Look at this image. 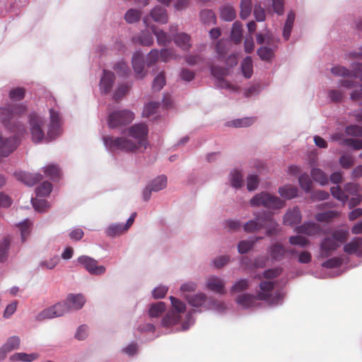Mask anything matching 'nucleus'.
<instances>
[{
	"mask_svg": "<svg viewBox=\"0 0 362 362\" xmlns=\"http://www.w3.org/2000/svg\"><path fill=\"white\" fill-rule=\"evenodd\" d=\"M160 103L158 102H150L146 104L144 108L143 115L149 117L156 112L157 109L158 108Z\"/></svg>",
	"mask_w": 362,
	"mask_h": 362,
	"instance_id": "obj_57",
	"label": "nucleus"
},
{
	"mask_svg": "<svg viewBox=\"0 0 362 362\" xmlns=\"http://www.w3.org/2000/svg\"><path fill=\"white\" fill-rule=\"evenodd\" d=\"M134 119V114L129 110H116L108 116V126L111 129L127 125Z\"/></svg>",
	"mask_w": 362,
	"mask_h": 362,
	"instance_id": "obj_8",
	"label": "nucleus"
},
{
	"mask_svg": "<svg viewBox=\"0 0 362 362\" xmlns=\"http://www.w3.org/2000/svg\"><path fill=\"white\" fill-rule=\"evenodd\" d=\"M257 54L264 61H269L274 56V50L268 47H261L257 49Z\"/></svg>",
	"mask_w": 362,
	"mask_h": 362,
	"instance_id": "obj_54",
	"label": "nucleus"
},
{
	"mask_svg": "<svg viewBox=\"0 0 362 362\" xmlns=\"http://www.w3.org/2000/svg\"><path fill=\"white\" fill-rule=\"evenodd\" d=\"M346 134L354 136H362V127L352 124L347 126L345 129Z\"/></svg>",
	"mask_w": 362,
	"mask_h": 362,
	"instance_id": "obj_64",
	"label": "nucleus"
},
{
	"mask_svg": "<svg viewBox=\"0 0 362 362\" xmlns=\"http://www.w3.org/2000/svg\"><path fill=\"white\" fill-rule=\"evenodd\" d=\"M78 262L82 265L87 272L93 275H101L106 271L104 266L98 265L97 260L86 255L79 257L78 258Z\"/></svg>",
	"mask_w": 362,
	"mask_h": 362,
	"instance_id": "obj_11",
	"label": "nucleus"
},
{
	"mask_svg": "<svg viewBox=\"0 0 362 362\" xmlns=\"http://www.w3.org/2000/svg\"><path fill=\"white\" fill-rule=\"evenodd\" d=\"M340 215V211L331 210L316 214L315 219L318 222L329 223L334 219L339 218Z\"/></svg>",
	"mask_w": 362,
	"mask_h": 362,
	"instance_id": "obj_24",
	"label": "nucleus"
},
{
	"mask_svg": "<svg viewBox=\"0 0 362 362\" xmlns=\"http://www.w3.org/2000/svg\"><path fill=\"white\" fill-rule=\"evenodd\" d=\"M132 66L134 70L136 77L143 78L145 76L144 56L141 52H136L132 57Z\"/></svg>",
	"mask_w": 362,
	"mask_h": 362,
	"instance_id": "obj_16",
	"label": "nucleus"
},
{
	"mask_svg": "<svg viewBox=\"0 0 362 362\" xmlns=\"http://www.w3.org/2000/svg\"><path fill=\"white\" fill-rule=\"evenodd\" d=\"M62 134L61 117L58 111L49 110V123L47 130V140L52 141Z\"/></svg>",
	"mask_w": 362,
	"mask_h": 362,
	"instance_id": "obj_10",
	"label": "nucleus"
},
{
	"mask_svg": "<svg viewBox=\"0 0 362 362\" xmlns=\"http://www.w3.org/2000/svg\"><path fill=\"white\" fill-rule=\"evenodd\" d=\"M344 192L348 194V195H355L359 193L361 190V186L358 184L354 182H349L344 185Z\"/></svg>",
	"mask_w": 362,
	"mask_h": 362,
	"instance_id": "obj_62",
	"label": "nucleus"
},
{
	"mask_svg": "<svg viewBox=\"0 0 362 362\" xmlns=\"http://www.w3.org/2000/svg\"><path fill=\"white\" fill-rule=\"evenodd\" d=\"M301 213L298 207H294L293 209L286 212L284 217V223L285 225L293 226L299 223L301 221Z\"/></svg>",
	"mask_w": 362,
	"mask_h": 362,
	"instance_id": "obj_22",
	"label": "nucleus"
},
{
	"mask_svg": "<svg viewBox=\"0 0 362 362\" xmlns=\"http://www.w3.org/2000/svg\"><path fill=\"white\" fill-rule=\"evenodd\" d=\"M103 141L107 148L111 151L121 150L125 152H134L133 141L126 137H113L107 136L103 137Z\"/></svg>",
	"mask_w": 362,
	"mask_h": 362,
	"instance_id": "obj_7",
	"label": "nucleus"
},
{
	"mask_svg": "<svg viewBox=\"0 0 362 362\" xmlns=\"http://www.w3.org/2000/svg\"><path fill=\"white\" fill-rule=\"evenodd\" d=\"M141 16V12L139 10L130 8L124 14V18L127 23H134L138 22Z\"/></svg>",
	"mask_w": 362,
	"mask_h": 362,
	"instance_id": "obj_38",
	"label": "nucleus"
},
{
	"mask_svg": "<svg viewBox=\"0 0 362 362\" xmlns=\"http://www.w3.org/2000/svg\"><path fill=\"white\" fill-rule=\"evenodd\" d=\"M332 195L337 200L341 202L343 205L348 201L349 195L342 190L339 186H335L330 188Z\"/></svg>",
	"mask_w": 362,
	"mask_h": 362,
	"instance_id": "obj_39",
	"label": "nucleus"
},
{
	"mask_svg": "<svg viewBox=\"0 0 362 362\" xmlns=\"http://www.w3.org/2000/svg\"><path fill=\"white\" fill-rule=\"evenodd\" d=\"M52 185L48 182H43L39 187L36 189V193L37 197H47L52 192Z\"/></svg>",
	"mask_w": 362,
	"mask_h": 362,
	"instance_id": "obj_46",
	"label": "nucleus"
},
{
	"mask_svg": "<svg viewBox=\"0 0 362 362\" xmlns=\"http://www.w3.org/2000/svg\"><path fill=\"white\" fill-rule=\"evenodd\" d=\"M252 206H263L267 209H279L285 206V202L280 198L267 192L257 194L250 200Z\"/></svg>",
	"mask_w": 362,
	"mask_h": 362,
	"instance_id": "obj_4",
	"label": "nucleus"
},
{
	"mask_svg": "<svg viewBox=\"0 0 362 362\" xmlns=\"http://www.w3.org/2000/svg\"><path fill=\"white\" fill-rule=\"evenodd\" d=\"M127 231L123 223L110 225L106 230V234L109 237H115L122 235Z\"/></svg>",
	"mask_w": 362,
	"mask_h": 362,
	"instance_id": "obj_41",
	"label": "nucleus"
},
{
	"mask_svg": "<svg viewBox=\"0 0 362 362\" xmlns=\"http://www.w3.org/2000/svg\"><path fill=\"white\" fill-rule=\"evenodd\" d=\"M18 227L21 230L22 241L24 242L25 240V238L30 234V223L29 222L28 220H25L23 222L20 223L18 225Z\"/></svg>",
	"mask_w": 362,
	"mask_h": 362,
	"instance_id": "obj_63",
	"label": "nucleus"
},
{
	"mask_svg": "<svg viewBox=\"0 0 362 362\" xmlns=\"http://www.w3.org/2000/svg\"><path fill=\"white\" fill-rule=\"evenodd\" d=\"M252 11V0H241L240 2V18L242 19L247 18Z\"/></svg>",
	"mask_w": 362,
	"mask_h": 362,
	"instance_id": "obj_45",
	"label": "nucleus"
},
{
	"mask_svg": "<svg viewBox=\"0 0 362 362\" xmlns=\"http://www.w3.org/2000/svg\"><path fill=\"white\" fill-rule=\"evenodd\" d=\"M20 339L18 337L13 336L9 337L6 342L3 345L4 349H6L8 352H11V351L16 349L20 346Z\"/></svg>",
	"mask_w": 362,
	"mask_h": 362,
	"instance_id": "obj_48",
	"label": "nucleus"
},
{
	"mask_svg": "<svg viewBox=\"0 0 362 362\" xmlns=\"http://www.w3.org/2000/svg\"><path fill=\"white\" fill-rule=\"evenodd\" d=\"M45 123V119L37 113L33 112L29 115L31 137L33 141L35 144L41 143L43 141H50L47 140V135L45 136L42 129Z\"/></svg>",
	"mask_w": 362,
	"mask_h": 362,
	"instance_id": "obj_5",
	"label": "nucleus"
},
{
	"mask_svg": "<svg viewBox=\"0 0 362 362\" xmlns=\"http://www.w3.org/2000/svg\"><path fill=\"white\" fill-rule=\"evenodd\" d=\"M256 121L255 117H244L242 119H237L233 121H230L228 123V126H232L235 128L240 127H250Z\"/></svg>",
	"mask_w": 362,
	"mask_h": 362,
	"instance_id": "obj_34",
	"label": "nucleus"
},
{
	"mask_svg": "<svg viewBox=\"0 0 362 362\" xmlns=\"http://www.w3.org/2000/svg\"><path fill=\"white\" fill-rule=\"evenodd\" d=\"M165 85V78L164 75V72L162 71L159 73L154 78L153 82L152 88L154 90L158 91L160 90L163 86Z\"/></svg>",
	"mask_w": 362,
	"mask_h": 362,
	"instance_id": "obj_55",
	"label": "nucleus"
},
{
	"mask_svg": "<svg viewBox=\"0 0 362 362\" xmlns=\"http://www.w3.org/2000/svg\"><path fill=\"white\" fill-rule=\"evenodd\" d=\"M311 176L315 182H319L322 185H325L328 182L327 175L319 168L312 169Z\"/></svg>",
	"mask_w": 362,
	"mask_h": 362,
	"instance_id": "obj_40",
	"label": "nucleus"
},
{
	"mask_svg": "<svg viewBox=\"0 0 362 362\" xmlns=\"http://www.w3.org/2000/svg\"><path fill=\"white\" fill-rule=\"evenodd\" d=\"M113 69L117 74L122 76H127L130 72L128 65L124 61H120L116 63Z\"/></svg>",
	"mask_w": 362,
	"mask_h": 362,
	"instance_id": "obj_53",
	"label": "nucleus"
},
{
	"mask_svg": "<svg viewBox=\"0 0 362 362\" xmlns=\"http://www.w3.org/2000/svg\"><path fill=\"white\" fill-rule=\"evenodd\" d=\"M298 182L300 187L306 192L311 190L313 183L308 174L304 173L301 175L299 177Z\"/></svg>",
	"mask_w": 362,
	"mask_h": 362,
	"instance_id": "obj_52",
	"label": "nucleus"
},
{
	"mask_svg": "<svg viewBox=\"0 0 362 362\" xmlns=\"http://www.w3.org/2000/svg\"><path fill=\"white\" fill-rule=\"evenodd\" d=\"M15 176L18 180L22 181L25 185L29 186L34 185L42 179V176L41 175H33L21 172L15 173Z\"/></svg>",
	"mask_w": 362,
	"mask_h": 362,
	"instance_id": "obj_23",
	"label": "nucleus"
},
{
	"mask_svg": "<svg viewBox=\"0 0 362 362\" xmlns=\"http://www.w3.org/2000/svg\"><path fill=\"white\" fill-rule=\"evenodd\" d=\"M85 301V298L81 294H69L66 301L59 302L43 310L38 314L37 318L38 320H43L62 316L71 309H81Z\"/></svg>",
	"mask_w": 362,
	"mask_h": 362,
	"instance_id": "obj_2",
	"label": "nucleus"
},
{
	"mask_svg": "<svg viewBox=\"0 0 362 362\" xmlns=\"http://www.w3.org/2000/svg\"><path fill=\"white\" fill-rule=\"evenodd\" d=\"M134 42H138L143 46H151L153 43V37L148 30H142L139 35L133 37Z\"/></svg>",
	"mask_w": 362,
	"mask_h": 362,
	"instance_id": "obj_25",
	"label": "nucleus"
},
{
	"mask_svg": "<svg viewBox=\"0 0 362 362\" xmlns=\"http://www.w3.org/2000/svg\"><path fill=\"white\" fill-rule=\"evenodd\" d=\"M34 209L39 212H45L49 208L48 202L42 199H32Z\"/></svg>",
	"mask_w": 362,
	"mask_h": 362,
	"instance_id": "obj_49",
	"label": "nucleus"
},
{
	"mask_svg": "<svg viewBox=\"0 0 362 362\" xmlns=\"http://www.w3.org/2000/svg\"><path fill=\"white\" fill-rule=\"evenodd\" d=\"M206 287L210 291L218 293L223 294L226 293L225 284L223 280L217 276L209 277L206 282Z\"/></svg>",
	"mask_w": 362,
	"mask_h": 362,
	"instance_id": "obj_21",
	"label": "nucleus"
},
{
	"mask_svg": "<svg viewBox=\"0 0 362 362\" xmlns=\"http://www.w3.org/2000/svg\"><path fill=\"white\" fill-rule=\"evenodd\" d=\"M255 218L250 220L243 226L244 230L247 233H252L260 230L267 229V235L272 236L278 233V223L272 218L270 212H262L260 214H255Z\"/></svg>",
	"mask_w": 362,
	"mask_h": 362,
	"instance_id": "obj_3",
	"label": "nucleus"
},
{
	"mask_svg": "<svg viewBox=\"0 0 362 362\" xmlns=\"http://www.w3.org/2000/svg\"><path fill=\"white\" fill-rule=\"evenodd\" d=\"M174 43L183 51H188L192 47V39L186 33H175L173 36Z\"/></svg>",
	"mask_w": 362,
	"mask_h": 362,
	"instance_id": "obj_15",
	"label": "nucleus"
},
{
	"mask_svg": "<svg viewBox=\"0 0 362 362\" xmlns=\"http://www.w3.org/2000/svg\"><path fill=\"white\" fill-rule=\"evenodd\" d=\"M321 230L322 228L320 226L314 222L304 223L303 225L296 228V231L297 233L308 235H315L320 234Z\"/></svg>",
	"mask_w": 362,
	"mask_h": 362,
	"instance_id": "obj_19",
	"label": "nucleus"
},
{
	"mask_svg": "<svg viewBox=\"0 0 362 362\" xmlns=\"http://www.w3.org/2000/svg\"><path fill=\"white\" fill-rule=\"evenodd\" d=\"M185 298L190 305L197 308L204 305L206 300V296L203 293L193 296L185 294Z\"/></svg>",
	"mask_w": 362,
	"mask_h": 362,
	"instance_id": "obj_27",
	"label": "nucleus"
},
{
	"mask_svg": "<svg viewBox=\"0 0 362 362\" xmlns=\"http://www.w3.org/2000/svg\"><path fill=\"white\" fill-rule=\"evenodd\" d=\"M44 173L52 180H59L62 176L61 169L57 165L49 164L45 168Z\"/></svg>",
	"mask_w": 362,
	"mask_h": 362,
	"instance_id": "obj_31",
	"label": "nucleus"
},
{
	"mask_svg": "<svg viewBox=\"0 0 362 362\" xmlns=\"http://www.w3.org/2000/svg\"><path fill=\"white\" fill-rule=\"evenodd\" d=\"M235 16V11L231 6H224L221 8V17L224 21H232Z\"/></svg>",
	"mask_w": 362,
	"mask_h": 362,
	"instance_id": "obj_42",
	"label": "nucleus"
},
{
	"mask_svg": "<svg viewBox=\"0 0 362 362\" xmlns=\"http://www.w3.org/2000/svg\"><path fill=\"white\" fill-rule=\"evenodd\" d=\"M231 185L235 188H240L243 185V180L240 172L235 170L230 173Z\"/></svg>",
	"mask_w": 362,
	"mask_h": 362,
	"instance_id": "obj_56",
	"label": "nucleus"
},
{
	"mask_svg": "<svg viewBox=\"0 0 362 362\" xmlns=\"http://www.w3.org/2000/svg\"><path fill=\"white\" fill-rule=\"evenodd\" d=\"M230 42L228 40H221L216 46V52L219 58H223L227 54Z\"/></svg>",
	"mask_w": 362,
	"mask_h": 362,
	"instance_id": "obj_51",
	"label": "nucleus"
},
{
	"mask_svg": "<svg viewBox=\"0 0 362 362\" xmlns=\"http://www.w3.org/2000/svg\"><path fill=\"white\" fill-rule=\"evenodd\" d=\"M170 300L175 313L180 315L185 312L186 305L183 302L173 296H170Z\"/></svg>",
	"mask_w": 362,
	"mask_h": 362,
	"instance_id": "obj_60",
	"label": "nucleus"
},
{
	"mask_svg": "<svg viewBox=\"0 0 362 362\" xmlns=\"http://www.w3.org/2000/svg\"><path fill=\"white\" fill-rule=\"evenodd\" d=\"M148 128L146 124L143 123L134 124L128 129L129 136L135 140L133 141V144L136 146L134 147V151L141 147L146 148L148 144Z\"/></svg>",
	"mask_w": 362,
	"mask_h": 362,
	"instance_id": "obj_6",
	"label": "nucleus"
},
{
	"mask_svg": "<svg viewBox=\"0 0 362 362\" xmlns=\"http://www.w3.org/2000/svg\"><path fill=\"white\" fill-rule=\"evenodd\" d=\"M39 357L37 354H25V353H16L11 356L10 360L12 361H25V362H31Z\"/></svg>",
	"mask_w": 362,
	"mask_h": 362,
	"instance_id": "obj_33",
	"label": "nucleus"
},
{
	"mask_svg": "<svg viewBox=\"0 0 362 362\" xmlns=\"http://www.w3.org/2000/svg\"><path fill=\"white\" fill-rule=\"evenodd\" d=\"M258 300L257 295L254 296L252 294L245 293L238 296L237 298V303L243 308H247L255 305L256 300Z\"/></svg>",
	"mask_w": 362,
	"mask_h": 362,
	"instance_id": "obj_26",
	"label": "nucleus"
},
{
	"mask_svg": "<svg viewBox=\"0 0 362 362\" xmlns=\"http://www.w3.org/2000/svg\"><path fill=\"white\" fill-rule=\"evenodd\" d=\"M202 21L205 24H214L216 23V16L213 11L209 9L202 10L200 13Z\"/></svg>",
	"mask_w": 362,
	"mask_h": 362,
	"instance_id": "obj_43",
	"label": "nucleus"
},
{
	"mask_svg": "<svg viewBox=\"0 0 362 362\" xmlns=\"http://www.w3.org/2000/svg\"><path fill=\"white\" fill-rule=\"evenodd\" d=\"M242 72L244 76L250 78L253 74L252 60L250 57H246L241 64Z\"/></svg>",
	"mask_w": 362,
	"mask_h": 362,
	"instance_id": "obj_37",
	"label": "nucleus"
},
{
	"mask_svg": "<svg viewBox=\"0 0 362 362\" xmlns=\"http://www.w3.org/2000/svg\"><path fill=\"white\" fill-rule=\"evenodd\" d=\"M147 16L149 19L151 18L155 22L160 24H165L168 21V16L166 9L160 6H155L150 11L149 16ZM149 23H151L150 21Z\"/></svg>",
	"mask_w": 362,
	"mask_h": 362,
	"instance_id": "obj_17",
	"label": "nucleus"
},
{
	"mask_svg": "<svg viewBox=\"0 0 362 362\" xmlns=\"http://www.w3.org/2000/svg\"><path fill=\"white\" fill-rule=\"evenodd\" d=\"M349 236V230L347 229L335 230L332 233V238L336 240L337 243H344Z\"/></svg>",
	"mask_w": 362,
	"mask_h": 362,
	"instance_id": "obj_47",
	"label": "nucleus"
},
{
	"mask_svg": "<svg viewBox=\"0 0 362 362\" xmlns=\"http://www.w3.org/2000/svg\"><path fill=\"white\" fill-rule=\"evenodd\" d=\"M344 251L348 255H356L362 257V238L356 237L344 246Z\"/></svg>",
	"mask_w": 362,
	"mask_h": 362,
	"instance_id": "obj_14",
	"label": "nucleus"
},
{
	"mask_svg": "<svg viewBox=\"0 0 362 362\" xmlns=\"http://www.w3.org/2000/svg\"><path fill=\"white\" fill-rule=\"evenodd\" d=\"M274 285L272 281H263L259 284V291L257 293V298L259 300H265L271 304H276L281 300V293H277L272 296Z\"/></svg>",
	"mask_w": 362,
	"mask_h": 362,
	"instance_id": "obj_9",
	"label": "nucleus"
},
{
	"mask_svg": "<svg viewBox=\"0 0 362 362\" xmlns=\"http://www.w3.org/2000/svg\"><path fill=\"white\" fill-rule=\"evenodd\" d=\"M332 74L337 76L353 78V69L349 70L344 66H337L332 67L331 69Z\"/></svg>",
	"mask_w": 362,
	"mask_h": 362,
	"instance_id": "obj_44",
	"label": "nucleus"
},
{
	"mask_svg": "<svg viewBox=\"0 0 362 362\" xmlns=\"http://www.w3.org/2000/svg\"><path fill=\"white\" fill-rule=\"evenodd\" d=\"M289 243L293 245H299L304 247L310 244L309 240L300 235H293L289 238Z\"/></svg>",
	"mask_w": 362,
	"mask_h": 362,
	"instance_id": "obj_58",
	"label": "nucleus"
},
{
	"mask_svg": "<svg viewBox=\"0 0 362 362\" xmlns=\"http://www.w3.org/2000/svg\"><path fill=\"white\" fill-rule=\"evenodd\" d=\"M181 320V316L175 311H170L167 313L162 319V325L163 327H170L177 324Z\"/></svg>",
	"mask_w": 362,
	"mask_h": 362,
	"instance_id": "obj_32",
	"label": "nucleus"
},
{
	"mask_svg": "<svg viewBox=\"0 0 362 362\" xmlns=\"http://www.w3.org/2000/svg\"><path fill=\"white\" fill-rule=\"evenodd\" d=\"M339 247V244L337 243L332 238H325L320 244L322 255L324 257H328Z\"/></svg>",
	"mask_w": 362,
	"mask_h": 362,
	"instance_id": "obj_20",
	"label": "nucleus"
},
{
	"mask_svg": "<svg viewBox=\"0 0 362 362\" xmlns=\"http://www.w3.org/2000/svg\"><path fill=\"white\" fill-rule=\"evenodd\" d=\"M243 37V25L240 21H235L233 24L230 38L235 43L239 44Z\"/></svg>",
	"mask_w": 362,
	"mask_h": 362,
	"instance_id": "obj_30",
	"label": "nucleus"
},
{
	"mask_svg": "<svg viewBox=\"0 0 362 362\" xmlns=\"http://www.w3.org/2000/svg\"><path fill=\"white\" fill-rule=\"evenodd\" d=\"M279 193L281 197L286 199H291L298 194V189L291 185H286L279 188Z\"/></svg>",
	"mask_w": 362,
	"mask_h": 362,
	"instance_id": "obj_28",
	"label": "nucleus"
},
{
	"mask_svg": "<svg viewBox=\"0 0 362 362\" xmlns=\"http://www.w3.org/2000/svg\"><path fill=\"white\" fill-rule=\"evenodd\" d=\"M130 88L131 86L125 83L119 85L114 93V99L117 101L119 100L129 92Z\"/></svg>",
	"mask_w": 362,
	"mask_h": 362,
	"instance_id": "obj_59",
	"label": "nucleus"
},
{
	"mask_svg": "<svg viewBox=\"0 0 362 362\" xmlns=\"http://www.w3.org/2000/svg\"><path fill=\"white\" fill-rule=\"evenodd\" d=\"M262 238L259 237L256 238L254 240H242L239 243L238 245V252L241 254H244L247 252L255 245V242L258 240L262 239Z\"/></svg>",
	"mask_w": 362,
	"mask_h": 362,
	"instance_id": "obj_50",
	"label": "nucleus"
},
{
	"mask_svg": "<svg viewBox=\"0 0 362 362\" xmlns=\"http://www.w3.org/2000/svg\"><path fill=\"white\" fill-rule=\"evenodd\" d=\"M11 243V238L9 235L4 237L2 240L0 241V262L6 261Z\"/></svg>",
	"mask_w": 362,
	"mask_h": 362,
	"instance_id": "obj_29",
	"label": "nucleus"
},
{
	"mask_svg": "<svg viewBox=\"0 0 362 362\" xmlns=\"http://www.w3.org/2000/svg\"><path fill=\"white\" fill-rule=\"evenodd\" d=\"M160 57L163 62H167L170 59L176 58V54L173 49L165 48L160 50Z\"/></svg>",
	"mask_w": 362,
	"mask_h": 362,
	"instance_id": "obj_61",
	"label": "nucleus"
},
{
	"mask_svg": "<svg viewBox=\"0 0 362 362\" xmlns=\"http://www.w3.org/2000/svg\"><path fill=\"white\" fill-rule=\"evenodd\" d=\"M145 25L151 28L153 33L156 37L157 42L160 46H165L172 41L173 37L169 36L163 30L158 29L155 25H151L149 23V18L148 16H145L143 19Z\"/></svg>",
	"mask_w": 362,
	"mask_h": 362,
	"instance_id": "obj_12",
	"label": "nucleus"
},
{
	"mask_svg": "<svg viewBox=\"0 0 362 362\" xmlns=\"http://www.w3.org/2000/svg\"><path fill=\"white\" fill-rule=\"evenodd\" d=\"M167 185V177L165 175H160L154 179L148 185L153 192H158L164 189Z\"/></svg>",
	"mask_w": 362,
	"mask_h": 362,
	"instance_id": "obj_35",
	"label": "nucleus"
},
{
	"mask_svg": "<svg viewBox=\"0 0 362 362\" xmlns=\"http://www.w3.org/2000/svg\"><path fill=\"white\" fill-rule=\"evenodd\" d=\"M25 112L26 107L21 105L0 107V122L5 127L15 133V135L9 138H3L0 136V159L8 156L16 148L18 144V136L22 135L25 131V127L18 121V119Z\"/></svg>",
	"mask_w": 362,
	"mask_h": 362,
	"instance_id": "obj_1",
	"label": "nucleus"
},
{
	"mask_svg": "<svg viewBox=\"0 0 362 362\" xmlns=\"http://www.w3.org/2000/svg\"><path fill=\"white\" fill-rule=\"evenodd\" d=\"M165 305L163 302H158L151 305L148 315L151 317H157L161 315L165 312Z\"/></svg>",
	"mask_w": 362,
	"mask_h": 362,
	"instance_id": "obj_36",
	"label": "nucleus"
},
{
	"mask_svg": "<svg viewBox=\"0 0 362 362\" xmlns=\"http://www.w3.org/2000/svg\"><path fill=\"white\" fill-rule=\"evenodd\" d=\"M269 255L272 260L281 261L288 257L287 248L280 243H274L269 247Z\"/></svg>",
	"mask_w": 362,
	"mask_h": 362,
	"instance_id": "obj_13",
	"label": "nucleus"
},
{
	"mask_svg": "<svg viewBox=\"0 0 362 362\" xmlns=\"http://www.w3.org/2000/svg\"><path fill=\"white\" fill-rule=\"evenodd\" d=\"M115 74L110 71L104 70L103 76L100 81V88L103 93H109L115 83Z\"/></svg>",
	"mask_w": 362,
	"mask_h": 362,
	"instance_id": "obj_18",
	"label": "nucleus"
}]
</instances>
